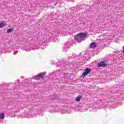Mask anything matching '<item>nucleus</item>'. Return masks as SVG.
<instances>
[{"instance_id": "nucleus-5", "label": "nucleus", "mask_w": 124, "mask_h": 124, "mask_svg": "<svg viewBox=\"0 0 124 124\" xmlns=\"http://www.w3.org/2000/svg\"><path fill=\"white\" fill-rule=\"evenodd\" d=\"M57 65L62 67V66H65L66 65V63L64 61H59L57 63Z\"/></svg>"}, {"instance_id": "nucleus-16", "label": "nucleus", "mask_w": 124, "mask_h": 124, "mask_svg": "<svg viewBox=\"0 0 124 124\" xmlns=\"http://www.w3.org/2000/svg\"><path fill=\"white\" fill-rule=\"evenodd\" d=\"M41 46V47H42V46H43V45H42V46Z\"/></svg>"}, {"instance_id": "nucleus-12", "label": "nucleus", "mask_w": 124, "mask_h": 124, "mask_svg": "<svg viewBox=\"0 0 124 124\" xmlns=\"http://www.w3.org/2000/svg\"><path fill=\"white\" fill-rule=\"evenodd\" d=\"M25 51H26V52H30V51H31V49H30V48H26L25 49Z\"/></svg>"}, {"instance_id": "nucleus-2", "label": "nucleus", "mask_w": 124, "mask_h": 124, "mask_svg": "<svg viewBox=\"0 0 124 124\" xmlns=\"http://www.w3.org/2000/svg\"><path fill=\"white\" fill-rule=\"evenodd\" d=\"M45 75H46V72L41 73L37 76L33 77L32 78L34 79V80H39V79L41 78L43 79V78L45 77Z\"/></svg>"}, {"instance_id": "nucleus-8", "label": "nucleus", "mask_w": 124, "mask_h": 124, "mask_svg": "<svg viewBox=\"0 0 124 124\" xmlns=\"http://www.w3.org/2000/svg\"><path fill=\"white\" fill-rule=\"evenodd\" d=\"M5 118V115L3 113H0V119L3 120Z\"/></svg>"}, {"instance_id": "nucleus-14", "label": "nucleus", "mask_w": 124, "mask_h": 124, "mask_svg": "<svg viewBox=\"0 0 124 124\" xmlns=\"http://www.w3.org/2000/svg\"><path fill=\"white\" fill-rule=\"evenodd\" d=\"M123 53H124V46H123Z\"/></svg>"}, {"instance_id": "nucleus-1", "label": "nucleus", "mask_w": 124, "mask_h": 124, "mask_svg": "<svg viewBox=\"0 0 124 124\" xmlns=\"http://www.w3.org/2000/svg\"><path fill=\"white\" fill-rule=\"evenodd\" d=\"M85 37H87V33H80L76 35L75 37V40L78 42H81Z\"/></svg>"}, {"instance_id": "nucleus-6", "label": "nucleus", "mask_w": 124, "mask_h": 124, "mask_svg": "<svg viewBox=\"0 0 124 124\" xmlns=\"http://www.w3.org/2000/svg\"><path fill=\"white\" fill-rule=\"evenodd\" d=\"M92 71V69L91 68H87L85 70L84 72L83 73V76H87V75L90 73Z\"/></svg>"}, {"instance_id": "nucleus-15", "label": "nucleus", "mask_w": 124, "mask_h": 124, "mask_svg": "<svg viewBox=\"0 0 124 124\" xmlns=\"http://www.w3.org/2000/svg\"><path fill=\"white\" fill-rule=\"evenodd\" d=\"M14 55H16V54L15 53V52H14Z\"/></svg>"}, {"instance_id": "nucleus-3", "label": "nucleus", "mask_w": 124, "mask_h": 124, "mask_svg": "<svg viewBox=\"0 0 124 124\" xmlns=\"http://www.w3.org/2000/svg\"><path fill=\"white\" fill-rule=\"evenodd\" d=\"M70 47V43H69V41H67L65 43L64 47H63V51L64 52H67L68 50H69V47Z\"/></svg>"}, {"instance_id": "nucleus-10", "label": "nucleus", "mask_w": 124, "mask_h": 124, "mask_svg": "<svg viewBox=\"0 0 124 124\" xmlns=\"http://www.w3.org/2000/svg\"><path fill=\"white\" fill-rule=\"evenodd\" d=\"M12 31H13V29L12 28H10L8 31H7V32L8 33H9V32H12Z\"/></svg>"}, {"instance_id": "nucleus-9", "label": "nucleus", "mask_w": 124, "mask_h": 124, "mask_svg": "<svg viewBox=\"0 0 124 124\" xmlns=\"http://www.w3.org/2000/svg\"><path fill=\"white\" fill-rule=\"evenodd\" d=\"M76 101L79 102L81 100V96L79 95L76 99Z\"/></svg>"}, {"instance_id": "nucleus-11", "label": "nucleus", "mask_w": 124, "mask_h": 124, "mask_svg": "<svg viewBox=\"0 0 124 124\" xmlns=\"http://www.w3.org/2000/svg\"><path fill=\"white\" fill-rule=\"evenodd\" d=\"M4 27V24L3 23L1 22L0 23V28H3Z\"/></svg>"}, {"instance_id": "nucleus-13", "label": "nucleus", "mask_w": 124, "mask_h": 124, "mask_svg": "<svg viewBox=\"0 0 124 124\" xmlns=\"http://www.w3.org/2000/svg\"><path fill=\"white\" fill-rule=\"evenodd\" d=\"M76 54H74V55H73V58H76Z\"/></svg>"}, {"instance_id": "nucleus-4", "label": "nucleus", "mask_w": 124, "mask_h": 124, "mask_svg": "<svg viewBox=\"0 0 124 124\" xmlns=\"http://www.w3.org/2000/svg\"><path fill=\"white\" fill-rule=\"evenodd\" d=\"M107 65V64L105 61H102L97 64L98 67H105Z\"/></svg>"}, {"instance_id": "nucleus-7", "label": "nucleus", "mask_w": 124, "mask_h": 124, "mask_svg": "<svg viewBox=\"0 0 124 124\" xmlns=\"http://www.w3.org/2000/svg\"><path fill=\"white\" fill-rule=\"evenodd\" d=\"M90 47L92 49H93V48H95V47H96V45H95V42L92 43L90 44Z\"/></svg>"}]
</instances>
